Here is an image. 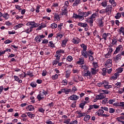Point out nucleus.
<instances>
[{
	"instance_id": "obj_1",
	"label": "nucleus",
	"mask_w": 124,
	"mask_h": 124,
	"mask_svg": "<svg viewBox=\"0 0 124 124\" xmlns=\"http://www.w3.org/2000/svg\"><path fill=\"white\" fill-rule=\"evenodd\" d=\"M92 14H93V12H92V11L80 12L78 15L74 14L73 18H74L75 19H78L80 21H83V20H85V17H88V16L92 15Z\"/></svg>"
},
{
	"instance_id": "obj_2",
	"label": "nucleus",
	"mask_w": 124,
	"mask_h": 124,
	"mask_svg": "<svg viewBox=\"0 0 124 124\" xmlns=\"http://www.w3.org/2000/svg\"><path fill=\"white\" fill-rule=\"evenodd\" d=\"M98 11H96L94 13L92 14V15L88 18V20H86V22L89 23L90 27H93V21L95 20V18L97 17L98 15Z\"/></svg>"
},
{
	"instance_id": "obj_3",
	"label": "nucleus",
	"mask_w": 124,
	"mask_h": 124,
	"mask_svg": "<svg viewBox=\"0 0 124 124\" xmlns=\"http://www.w3.org/2000/svg\"><path fill=\"white\" fill-rule=\"evenodd\" d=\"M78 26L83 28L85 31H89V25H88V24L86 22H78Z\"/></svg>"
},
{
	"instance_id": "obj_4",
	"label": "nucleus",
	"mask_w": 124,
	"mask_h": 124,
	"mask_svg": "<svg viewBox=\"0 0 124 124\" xmlns=\"http://www.w3.org/2000/svg\"><path fill=\"white\" fill-rule=\"evenodd\" d=\"M81 74L83 77H92V73L89 70L82 71Z\"/></svg>"
},
{
	"instance_id": "obj_5",
	"label": "nucleus",
	"mask_w": 124,
	"mask_h": 124,
	"mask_svg": "<svg viewBox=\"0 0 124 124\" xmlns=\"http://www.w3.org/2000/svg\"><path fill=\"white\" fill-rule=\"evenodd\" d=\"M26 26L28 27L31 26L30 27H32L33 29V28H37L38 27V24L35 23L34 21H29L26 23Z\"/></svg>"
},
{
	"instance_id": "obj_6",
	"label": "nucleus",
	"mask_w": 124,
	"mask_h": 124,
	"mask_svg": "<svg viewBox=\"0 0 124 124\" xmlns=\"http://www.w3.org/2000/svg\"><path fill=\"white\" fill-rule=\"evenodd\" d=\"M112 5H108L106 8V11L107 13V15H108V16L109 15H111V14L112 13Z\"/></svg>"
},
{
	"instance_id": "obj_7",
	"label": "nucleus",
	"mask_w": 124,
	"mask_h": 124,
	"mask_svg": "<svg viewBox=\"0 0 124 124\" xmlns=\"http://www.w3.org/2000/svg\"><path fill=\"white\" fill-rule=\"evenodd\" d=\"M112 59H108L105 63L104 66L107 68H110L112 66Z\"/></svg>"
},
{
	"instance_id": "obj_8",
	"label": "nucleus",
	"mask_w": 124,
	"mask_h": 124,
	"mask_svg": "<svg viewBox=\"0 0 124 124\" xmlns=\"http://www.w3.org/2000/svg\"><path fill=\"white\" fill-rule=\"evenodd\" d=\"M24 31L23 32H26V33H31V31H33L32 27H31V26L25 27L24 28Z\"/></svg>"
},
{
	"instance_id": "obj_9",
	"label": "nucleus",
	"mask_w": 124,
	"mask_h": 124,
	"mask_svg": "<svg viewBox=\"0 0 124 124\" xmlns=\"http://www.w3.org/2000/svg\"><path fill=\"white\" fill-rule=\"evenodd\" d=\"M79 98H80L79 96L76 94H73L69 97L68 99H70V100H78Z\"/></svg>"
},
{
	"instance_id": "obj_10",
	"label": "nucleus",
	"mask_w": 124,
	"mask_h": 124,
	"mask_svg": "<svg viewBox=\"0 0 124 124\" xmlns=\"http://www.w3.org/2000/svg\"><path fill=\"white\" fill-rule=\"evenodd\" d=\"M37 98L39 101H40V100H42V99H44V98H45V96H44V93L40 92V93L37 95Z\"/></svg>"
},
{
	"instance_id": "obj_11",
	"label": "nucleus",
	"mask_w": 124,
	"mask_h": 124,
	"mask_svg": "<svg viewBox=\"0 0 124 124\" xmlns=\"http://www.w3.org/2000/svg\"><path fill=\"white\" fill-rule=\"evenodd\" d=\"M123 46L120 45L116 47L115 51L114 52V54H118L120 51H123Z\"/></svg>"
},
{
	"instance_id": "obj_12",
	"label": "nucleus",
	"mask_w": 124,
	"mask_h": 124,
	"mask_svg": "<svg viewBox=\"0 0 124 124\" xmlns=\"http://www.w3.org/2000/svg\"><path fill=\"white\" fill-rule=\"evenodd\" d=\"M98 24L100 28L104 26V22L103 21V18L98 19Z\"/></svg>"
},
{
	"instance_id": "obj_13",
	"label": "nucleus",
	"mask_w": 124,
	"mask_h": 124,
	"mask_svg": "<svg viewBox=\"0 0 124 124\" xmlns=\"http://www.w3.org/2000/svg\"><path fill=\"white\" fill-rule=\"evenodd\" d=\"M81 56L83 58L88 59V57H89V53H88L87 50H81Z\"/></svg>"
},
{
	"instance_id": "obj_14",
	"label": "nucleus",
	"mask_w": 124,
	"mask_h": 124,
	"mask_svg": "<svg viewBox=\"0 0 124 124\" xmlns=\"http://www.w3.org/2000/svg\"><path fill=\"white\" fill-rule=\"evenodd\" d=\"M104 87L106 89H110V88H112V86L109 85V82L107 81L106 80L103 81Z\"/></svg>"
},
{
	"instance_id": "obj_15",
	"label": "nucleus",
	"mask_w": 124,
	"mask_h": 124,
	"mask_svg": "<svg viewBox=\"0 0 124 124\" xmlns=\"http://www.w3.org/2000/svg\"><path fill=\"white\" fill-rule=\"evenodd\" d=\"M97 96L99 100H101L102 99H104L106 97V94L105 93H101L98 95H97Z\"/></svg>"
},
{
	"instance_id": "obj_16",
	"label": "nucleus",
	"mask_w": 124,
	"mask_h": 124,
	"mask_svg": "<svg viewBox=\"0 0 124 124\" xmlns=\"http://www.w3.org/2000/svg\"><path fill=\"white\" fill-rule=\"evenodd\" d=\"M23 27H24V24L19 23L14 27V30H15V31H16L18 29H20V28H23Z\"/></svg>"
},
{
	"instance_id": "obj_17",
	"label": "nucleus",
	"mask_w": 124,
	"mask_h": 124,
	"mask_svg": "<svg viewBox=\"0 0 124 124\" xmlns=\"http://www.w3.org/2000/svg\"><path fill=\"white\" fill-rule=\"evenodd\" d=\"M103 113H104V110L103 109H99L98 111H97L95 112V115L96 116H98L99 117L100 116H102L103 115Z\"/></svg>"
},
{
	"instance_id": "obj_18",
	"label": "nucleus",
	"mask_w": 124,
	"mask_h": 124,
	"mask_svg": "<svg viewBox=\"0 0 124 124\" xmlns=\"http://www.w3.org/2000/svg\"><path fill=\"white\" fill-rule=\"evenodd\" d=\"M119 76H120V74H119V73H115L114 74V75L112 76L110 78L111 80H112L113 81L115 80H117L118 77H119Z\"/></svg>"
},
{
	"instance_id": "obj_19",
	"label": "nucleus",
	"mask_w": 124,
	"mask_h": 124,
	"mask_svg": "<svg viewBox=\"0 0 124 124\" xmlns=\"http://www.w3.org/2000/svg\"><path fill=\"white\" fill-rule=\"evenodd\" d=\"M72 41L74 44H79V43H80V41H81V40L78 38H74Z\"/></svg>"
},
{
	"instance_id": "obj_20",
	"label": "nucleus",
	"mask_w": 124,
	"mask_h": 124,
	"mask_svg": "<svg viewBox=\"0 0 124 124\" xmlns=\"http://www.w3.org/2000/svg\"><path fill=\"white\" fill-rule=\"evenodd\" d=\"M78 64H84L85 63V60H84V58L81 57L79 58L78 61L77 62Z\"/></svg>"
},
{
	"instance_id": "obj_21",
	"label": "nucleus",
	"mask_w": 124,
	"mask_h": 124,
	"mask_svg": "<svg viewBox=\"0 0 124 124\" xmlns=\"http://www.w3.org/2000/svg\"><path fill=\"white\" fill-rule=\"evenodd\" d=\"M14 78L15 81L18 82V83H19V84H22V83H23V80H22L21 79H20V78H19V77L16 76H14Z\"/></svg>"
},
{
	"instance_id": "obj_22",
	"label": "nucleus",
	"mask_w": 124,
	"mask_h": 124,
	"mask_svg": "<svg viewBox=\"0 0 124 124\" xmlns=\"http://www.w3.org/2000/svg\"><path fill=\"white\" fill-rule=\"evenodd\" d=\"M110 35L111 34H110V33H104L102 35L103 39H104L105 41H106V40H107V37L110 36Z\"/></svg>"
},
{
	"instance_id": "obj_23",
	"label": "nucleus",
	"mask_w": 124,
	"mask_h": 124,
	"mask_svg": "<svg viewBox=\"0 0 124 124\" xmlns=\"http://www.w3.org/2000/svg\"><path fill=\"white\" fill-rule=\"evenodd\" d=\"M63 92L65 94H69V93H71V89L68 88L63 89Z\"/></svg>"
},
{
	"instance_id": "obj_24",
	"label": "nucleus",
	"mask_w": 124,
	"mask_h": 124,
	"mask_svg": "<svg viewBox=\"0 0 124 124\" xmlns=\"http://www.w3.org/2000/svg\"><path fill=\"white\" fill-rule=\"evenodd\" d=\"M68 42V39L65 38L62 41V47H65L66 44Z\"/></svg>"
},
{
	"instance_id": "obj_25",
	"label": "nucleus",
	"mask_w": 124,
	"mask_h": 124,
	"mask_svg": "<svg viewBox=\"0 0 124 124\" xmlns=\"http://www.w3.org/2000/svg\"><path fill=\"white\" fill-rule=\"evenodd\" d=\"M26 109L27 111H34V107L32 105H30L26 107Z\"/></svg>"
},
{
	"instance_id": "obj_26",
	"label": "nucleus",
	"mask_w": 124,
	"mask_h": 124,
	"mask_svg": "<svg viewBox=\"0 0 124 124\" xmlns=\"http://www.w3.org/2000/svg\"><path fill=\"white\" fill-rule=\"evenodd\" d=\"M108 2L113 7L117 6V2H116L115 0H108Z\"/></svg>"
},
{
	"instance_id": "obj_27",
	"label": "nucleus",
	"mask_w": 124,
	"mask_h": 124,
	"mask_svg": "<svg viewBox=\"0 0 124 124\" xmlns=\"http://www.w3.org/2000/svg\"><path fill=\"white\" fill-rule=\"evenodd\" d=\"M44 28H46V24L45 23H41V26L37 28L36 31H40L42 30V29H44Z\"/></svg>"
},
{
	"instance_id": "obj_28",
	"label": "nucleus",
	"mask_w": 124,
	"mask_h": 124,
	"mask_svg": "<svg viewBox=\"0 0 124 124\" xmlns=\"http://www.w3.org/2000/svg\"><path fill=\"white\" fill-rule=\"evenodd\" d=\"M81 68L82 70H83V71H86L87 70H89V66L84 64L81 66Z\"/></svg>"
},
{
	"instance_id": "obj_29",
	"label": "nucleus",
	"mask_w": 124,
	"mask_h": 124,
	"mask_svg": "<svg viewBox=\"0 0 124 124\" xmlns=\"http://www.w3.org/2000/svg\"><path fill=\"white\" fill-rule=\"evenodd\" d=\"M26 114H27L28 117L30 118V119H34V117H35V115L34 114H32L31 112H26Z\"/></svg>"
},
{
	"instance_id": "obj_30",
	"label": "nucleus",
	"mask_w": 124,
	"mask_h": 124,
	"mask_svg": "<svg viewBox=\"0 0 124 124\" xmlns=\"http://www.w3.org/2000/svg\"><path fill=\"white\" fill-rule=\"evenodd\" d=\"M121 17H122V14L120 12L117 13L114 16L115 19H116L117 20L121 19Z\"/></svg>"
},
{
	"instance_id": "obj_31",
	"label": "nucleus",
	"mask_w": 124,
	"mask_h": 124,
	"mask_svg": "<svg viewBox=\"0 0 124 124\" xmlns=\"http://www.w3.org/2000/svg\"><path fill=\"white\" fill-rule=\"evenodd\" d=\"M114 105H115V106H120V107H123V108H124V102H120V103H114Z\"/></svg>"
},
{
	"instance_id": "obj_32",
	"label": "nucleus",
	"mask_w": 124,
	"mask_h": 124,
	"mask_svg": "<svg viewBox=\"0 0 124 124\" xmlns=\"http://www.w3.org/2000/svg\"><path fill=\"white\" fill-rule=\"evenodd\" d=\"M60 20H61L60 16L58 14H54V21H60Z\"/></svg>"
},
{
	"instance_id": "obj_33",
	"label": "nucleus",
	"mask_w": 124,
	"mask_h": 124,
	"mask_svg": "<svg viewBox=\"0 0 124 124\" xmlns=\"http://www.w3.org/2000/svg\"><path fill=\"white\" fill-rule=\"evenodd\" d=\"M117 39L116 38H113L112 40V43H111V44L110 45V46L111 47H113V46L114 45H116V44H117Z\"/></svg>"
},
{
	"instance_id": "obj_34",
	"label": "nucleus",
	"mask_w": 124,
	"mask_h": 124,
	"mask_svg": "<svg viewBox=\"0 0 124 124\" xmlns=\"http://www.w3.org/2000/svg\"><path fill=\"white\" fill-rule=\"evenodd\" d=\"M122 58L121 54H119L116 56V57H113L114 61H119V60H121Z\"/></svg>"
},
{
	"instance_id": "obj_35",
	"label": "nucleus",
	"mask_w": 124,
	"mask_h": 124,
	"mask_svg": "<svg viewBox=\"0 0 124 124\" xmlns=\"http://www.w3.org/2000/svg\"><path fill=\"white\" fill-rule=\"evenodd\" d=\"M70 74H71V72L70 71L68 70L66 71L65 73V77L66 78H69L70 77Z\"/></svg>"
},
{
	"instance_id": "obj_36",
	"label": "nucleus",
	"mask_w": 124,
	"mask_h": 124,
	"mask_svg": "<svg viewBox=\"0 0 124 124\" xmlns=\"http://www.w3.org/2000/svg\"><path fill=\"white\" fill-rule=\"evenodd\" d=\"M78 89H77V88H76L75 86L73 87L72 89V90L71 89V94H72V93H75L76 92H77V90Z\"/></svg>"
},
{
	"instance_id": "obj_37",
	"label": "nucleus",
	"mask_w": 124,
	"mask_h": 124,
	"mask_svg": "<svg viewBox=\"0 0 124 124\" xmlns=\"http://www.w3.org/2000/svg\"><path fill=\"white\" fill-rule=\"evenodd\" d=\"M35 40L36 42H37V43H39L40 42H41V40H42V39H41L40 37H39V35H37L36 37H35Z\"/></svg>"
},
{
	"instance_id": "obj_38",
	"label": "nucleus",
	"mask_w": 124,
	"mask_h": 124,
	"mask_svg": "<svg viewBox=\"0 0 124 124\" xmlns=\"http://www.w3.org/2000/svg\"><path fill=\"white\" fill-rule=\"evenodd\" d=\"M2 17L6 20H8V19H9V15L7 13L3 14Z\"/></svg>"
},
{
	"instance_id": "obj_39",
	"label": "nucleus",
	"mask_w": 124,
	"mask_h": 124,
	"mask_svg": "<svg viewBox=\"0 0 124 124\" xmlns=\"http://www.w3.org/2000/svg\"><path fill=\"white\" fill-rule=\"evenodd\" d=\"M102 104L103 105H106V104H108V98H105L104 100H103L102 101Z\"/></svg>"
},
{
	"instance_id": "obj_40",
	"label": "nucleus",
	"mask_w": 124,
	"mask_h": 124,
	"mask_svg": "<svg viewBox=\"0 0 124 124\" xmlns=\"http://www.w3.org/2000/svg\"><path fill=\"white\" fill-rule=\"evenodd\" d=\"M50 28L53 30L57 29L58 28V25L56 23H52L51 24Z\"/></svg>"
},
{
	"instance_id": "obj_41",
	"label": "nucleus",
	"mask_w": 124,
	"mask_h": 124,
	"mask_svg": "<svg viewBox=\"0 0 124 124\" xmlns=\"http://www.w3.org/2000/svg\"><path fill=\"white\" fill-rule=\"evenodd\" d=\"M62 15L63 16V15H67V10L66 8H64L62 10Z\"/></svg>"
},
{
	"instance_id": "obj_42",
	"label": "nucleus",
	"mask_w": 124,
	"mask_h": 124,
	"mask_svg": "<svg viewBox=\"0 0 124 124\" xmlns=\"http://www.w3.org/2000/svg\"><path fill=\"white\" fill-rule=\"evenodd\" d=\"M80 1H81V0H76L73 4V6H77L80 3Z\"/></svg>"
},
{
	"instance_id": "obj_43",
	"label": "nucleus",
	"mask_w": 124,
	"mask_h": 124,
	"mask_svg": "<svg viewBox=\"0 0 124 124\" xmlns=\"http://www.w3.org/2000/svg\"><path fill=\"white\" fill-rule=\"evenodd\" d=\"M90 119H91V116L90 115H86L84 117V121L85 122H88V121L90 120Z\"/></svg>"
},
{
	"instance_id": "obj_44",
	"label": "nucleus",
	"mask_w": 124,
	"mask_h": 124,
	"mask_svg": "<svg viewBox=\"0 0 124 124\" xmlns=\"http://www.w3.org/2000/svg\"><path fill=\"white\" fill-rule=\"evenodd\" d=\"M64 51L62 49H59L56 51V54L61 55V54H64Z\"/></svg>"
},
{
	"instance_id": "obj_45",
	"label": "nucleus",
	"mask_w": 124,
	"mask_h": 124,
	"mask_svg": "<svg viewBox=\"0 0 124 124\" xmlns=\"http://www.w3.org/2000/svg\"><path fill=\"white\" fill-rule=\"evenodd\" d=\"M116 71H117V72L116 73H118V74H120V73H122V72H123V71H124V68H118L117 70Z\"/></svg>"
},
{
	"instance_id": "obj_46",
	"label": "nucleus",
	"mask_w": 124,
	"mask_h": 124,
	"mask_svg": "<svg viewBox=\"0 0 124 124\" xmlns=\"http://www.w3.org/2000/svg\"><path fill=\"white\" fill-rule=\"evenodd\" d=\"M78 115L79 118H81V117H84V116L86 115V113H82L81 111H78Z\"/></svg>"
},
{
	"instance_id": "obj_47",
	"label": "nucleus",
	"mask_w": 124,
	"mask_h": 124,
	"mask_svg": "<svg viewBox=\"0 0 124 124\" xmlns=\"http://www.w3.org/2000/svg\"><path fill=\"white\" fill-rule=\"evenodd\" d=\"M81 48H83V50L81 51H87V46H86L85 44H82L80 45Z\"/></svg>"
},
{
	"instance_id": "obj_48",
	"label": "nucleus",
	"mask_w": 124,
	"mask_h": 124,
	"mask_svg": "<svg viewBox=\"0 0 124 124\" xmlns=\"http://www.w3.org/2000/svg\"><path fill=\"white\" fill-rule=\"evenodd\" d=\"M106 73H107V70L106 69V68H103L102 69V75H103V76H105L106 75Z\"/></svg>"
},
{
	"instance_id": "obj_49",
	"label": "nucleus",
	"mask_w": 124,
	"mask_h": 124,
	"mask_svg": "<svg viewBox=\"0 0 124 124\" xmlns=\"http://www.w3.org/2000/svg\"><path fill=\"white\" fill-rule=\"evenodd\" d=\"M59 62V61H57V60H54L52 62V65L53 66H56L57 64H58Z\"/></svg>"
},
{
	"instance_id": "obj_50",
	"label": "nucleus",
	"mask_w": 124,
	"mask_h": 124,
	"mask_svg": "<svg viewBox=\"0 0 124 124\" xmlns=\"http://www.w3.org/2000/svg\"><path fill=\"white\" fill-rule=\"evenodd\" d=\"M52 80H57L59 78L58 74H55L51 77Z\"/></svg>"
},
{
	"instance_id": "obj_51",
	"label": "nucleus",
	"mask_w": 124,
	"mask_h": 124,
	"mask_svg": "<svg viewBox=\"0 0 124 124\" xmlns=\"http://www.w3.org/2000/svg\"><path fill=\"white\" fill-rule=\"evenodd\" d=\"M66 60L67 61H68V62H72V61L73 60V57H72V56H68L66 58Z\"/></svg>"
},
{
	"instance_id": "obj_52",
	"label": "nucleus",
	"mask_w": 124,
	"mask_h": 124,
	"mask_svg": "<svg viewBox=\"0 0 124 124\" xmlns=\"http://www.w3.org/2000/svg\"><path fill=\"white\" fill-rule=\"evenodd\" d=\"M62 26H63V23H61L60 24L58 25V31H62Z\"/></svg>"
},
{
	"instance_id": "obj_53",
	"label": "nucleus",
	"mask_w": 124,
	"mask_h": 124,
	"mask_svg": "<svg viewBox=\"0 0 124 124\" xmlns=\"http://www.w3.org/2000/svg\"><path fill=\"white\" fill-rule=\"evenodd\" d=\"M30 86L32 87V88H36V86H37V84H36V83L35 82H32L30 84Z\"/></svg>"
},
{
	"instance_id": "obj_54",
	"label": "nucleus",
	"mask_w": 124,
	"mask_h": 124,
	"mask_svg": "<svg viewBox=\"0 0 124 124\" xmlns=\"http://www.w3.org/2000/svg\"><path fill=\"white\" fill-rule=\"evenodd\" d=\"M56 37H57V38H58V39L61 40V38H62V34H61L60 33H58L57 34Z\"/></svg>"
},
{
	"instance_id": "obj_55",
	"label": "nucleus",
	"mask_w": 124,
	"mask_h": 124,
	"mask_svg": "<svg viewBox=\"0 0 124 124\" xmlns=\"http://www.w3.org/2000/svg\"><path fill=\"white\" fill-rule=\"evenodd\" d=\"M119 31L120 33H123V35H124V28L123 27L120 28Z\"/></svg>"
},
{
	"instance_id": "obj_56",
	"label": "nucleus",
	"mask_w": 124,
	"mask_h": 124,
	"mask_svg": "<svg viewBox=\"0 0 124 124\" xmlns=\"http://www.w3.org/2000/svg\"><path fill=\"white\" fill-rule=\"evenodd\" d=\"M102 6H103V7H106V6H107V2L106 1H103L101 3Z\"/></svg>"
},
{
	"instance_id": "obj_57",
	"label": "nucleus",
	"mask_w": 124,
	"mask_h": 124,
	"mask_svg": "<svg viewBox=\"0 0 124 124\" xmlns=\"http://www.w3.org/2000/svg\"><path fill=\"white\" fill-rule=\"evenodd\" d=\"M108 53L109 54H112V52H113V48L112 47H109L108 48Z\"/></svg>"
},
{
	"instance_id": "obj_58",
	"label": "nucleus",
	"mask_w": 124,
	"mask_h": 124,
	"mask_svg": "<svg viewBox=\"0 0 124 124\" xmlns=\"http://www.w3.org/2000/svg\"><path fill=\"white\" fill-rule=\"evenodd\" d=\"M121 85V82H117L114 85V87H115V88H120Z\"/></svg>"
},
{
	"instance_id": "obj_59",
	"label": "nucleus",
	"mask_w": 124,
	"mask_h": 124,
	"mask_svg": "<svg viewBox=\"0 0 124 124\" xmlns=\"http://www.w3.org/2000/svg\"><path fill=\"white\" fill-rule=\"evenodd\" d=\"M48 46L52 47V48H54V47H55V44H54L52 41H50L49 42Z\"/></svg>"
},
{
	"instance_id": "obj_60",
	"label": "nucleus",
	"mask_w": 124,
	"mask_h": 124,
	"mask_svg": "<svg viewBox=\"0 0 124 124\" xmlns=\"http://www.w3.org/2000/svg\"><path fill=\"white\" fill-rule=\"evenodd\" d=\"M62 85L63 86H66L67 85V80L66 79L63 80L62 81Z\"/></svg>"
},
{
	"instance_id": "obj_61",
	"label": "nucleus",
	"mask_w": 124,
	"mask_h": 124,
	"mask_svg": "<svg viewBox=\"0 0 124 124\" xmlns=\"http://www.w3.org/2000/svg\"><path fill=\"white\" fill-rule=\"evenodd\" d=\"M103 81L101 82H99L97 84V85L98 87H104V84H103Z\"/></svg>"
},
{
	"instance_id": "obj_62",
	"label": "nucleus",
	"mask_w": 124,
	"mask_h": 124,
	"mask_svg": "<svg viewBox=\"0 0 124 124\" xmlns=\"http://www.w3.org/2000/svg\"><path fill=\"white\" fill-rule=\"evenodd\" d=\"M70 123V119H65L63 123L66 124H69Z\"/></svg>"
},
{
	"instance_id": "obj_63",
	"label": "nucleus",
	"mask_w": 124,
	"mask_h": 124,
	"mask_svg": "<svg viewBox=\"0 0 124 124\" xmlns=\"http://www.w3.org/2000/svg\"><path fill=\"white\" fill-rule=\"evenodd\" d=\"M122 120H124V116H121L117 118L118 122H122Z\"/></svg>"
},
{
	"instance_id": "obj_64",
	"label": "nucleus",
	"mask_w": 124,
	"mask_h": 124,
	"mask_svg": "<svg viewBox=\"0 0 124 124\" xmlns=\"http://www.w3.org/2000/svg\"><path fill=\"white\" fill-rule=\"evenodd\" d=\"M106 59H109L111 57V54L108 52L105 55Z\"/></svg>"
}]
</instances>
